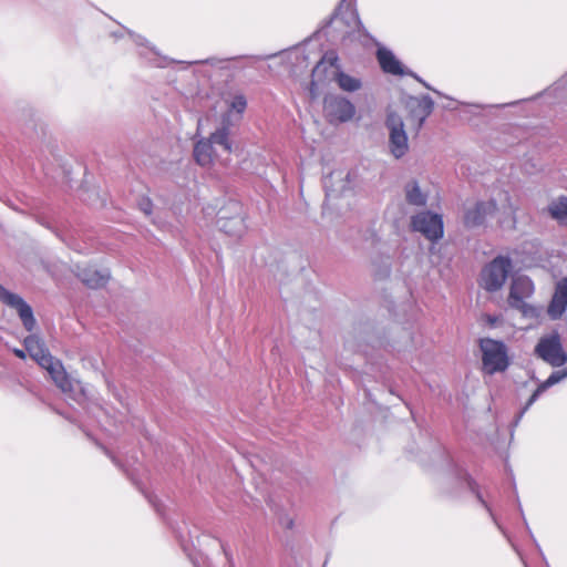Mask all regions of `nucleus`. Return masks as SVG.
I'll list each match as a JSON object with an SVG mask.
<instances>
[{
  "label": "nucleus",
  "mask_w": 567,
  "mask_h": 567,
  "mask_svg": "<svg viewBox=\"0 0 567 567\" xmlns=\"http://www.w3.org/2000/svg\"><path fill=\"white\" fill-rule=\"evenodd\" d=\"M534 291L533 281L526 276H518L511 284L507 302L511 308L519 311L524 318L538 320L543 308L527 302V299L533 296Z\"/></svg>",
  "instance_id": "f257e3e1"
},
{
  "label": "nucleus",
  "mask_w": 567,
  "mask_h": 567,
  "mask_svg": "<svg viewBox=\"0 0 567 567\" xmlns=\"http://www.w3.org/2000/svg\"><path fill=\"white\" fill-rule=\"evenodd\" d=\"M229 135V124H223V126L213 132L209 137L199 140L194 145L193 155L195 162L203 167L210 166L215 159L214 144L221 146L225 152L231 153L233 146Z\"/></svg>",
  "instance_id": "f03ea898"
},
{
  "label": "nucleus",
  "mask_w": 567,
  "mask_h": 567,
  "mask_svg": "<svg viewBox=\"0 0 567 567\" xmlns=\"http://www.w3.org/2000/svg\"><path fill=\"white\" fill-rule=\"evenodd\" d=\"M480 350L482 352V371L485 374L504 372L509 365L507 347L502 341L491 338L480 339Z\"/></svg>",
  "instance_id": "7ed1b4c3"
},
{
  "label": "nucleus",
  "mask_w": 567,
  "mask_h": 567,
  "mask_svg": "<svg viewBox=\"0 0 567 567\" xmlns=\"http://www.w3.org/2000/svg\"><path fill=\"white\" fill-rule=\"evenodd\" d=\"M535 354L551 367H561L567 363V354L564 351L560 334L553 331L543 336L534 350Z\"/></svg>",
  "instance_id": "20e7f679"
},
{
  "label": "nucleus",
  "mask_w": 567,
  "mask_h": 567,
  "mask_svg": "<svg viewBox=\"0 0 567 567\" xmlns=\"http://www.w3.org/2000/svg\"><path fill=\"white\" fill-rule=\"evenodd\" d=\"M511 269V259L508 257L497 256L483 268L480 285L487 291H497L506 281Z\"/></svg>",
  "instance_id": "39448f33"
},
{
  "label": "nucleus",
  "mask_w": 567,
  "mask_h": 567,
  "mask_svg": "<svg viewBox=\"0 0 567 567\" xmlns=\"http://www.w3.org/2000/svg\"><path fill=\"white\" fill-rule=\"evenodd\" d=\"M323 109L330 123L350 121L355 114L354 105L340 95L327 96L323 101Z\"/></svg>",
  "instance_id": "423d86ee"
},
{
  "label": "nucleus",
  "mask_w": 567,
  "mask_h": 567,
  "mask_svg": "<svg viewBox=\"0 0 567 567\" xmlns=\"http://www.w3.org/2000/svg\"><path fill=\"white\" fill-rule=\"evenodd\" d=\"M412 228L429 240L435 241L443 237V220L437 214L422 212L412 218Z\"/></svg>",
  "instance_id": "0eeeda50"
},
{
  "label": "nucleus",
  "mask_w": 567,
  "mask_h": 567,
  "mask_svg": "<svg viewBox=\"0 0 567 567\" xmlns=\"http://www.w3.org/2000/svg\"><path fill=\"white\" fill-rule=\"evenodd\" d=\"M386 126L390 130V150L396 157H402L408 151V137L403 130L404 123L395 113H389Z\"/></svg>",
  "instance_id": "6e6552de"
},
{
  "label": "nucleus",
  "mask_w": 567,
  "mask_h": 567,
  "mask_svg": "<svg viewBox=\"0 0 567 567\" xmlns=\"http://www.w3.org/2000/svg\"><path fill=\"white\" fill-rule=\"evenodd\" d=\"M0 300L14 308L19 317L28 331H31L35 326V319L31 307L18 295L9 292L4 287L0 285Z\"/></svg>",
  "instance_id": "1a4fd4ad"
},
{
  "label": "nucleus",
  "mask_w": 567,
  "mask_h": 567,
  "mask_svg": "<svg viewBox=\"0 0 567 567\" xmlns=\"http://www.w3.org/2000/svg\"><path fill=\"white\" fill-rule=\"evenodd\" d=\"M41 368L48 371L54 384L62 392L70 393L73 391L72 380L60 360L51 357L50 361L48 360L45 363L41 365Z\"/></svg>",
  "instance_id": "9d476101"
},
{
  "label": "nucleus",
  "mask_w": 567,
  "mask_h": 567,
  "mask_svg": "<svg viewBox=\"0 0 567 567\" xmlns=\"http://www.w3.org/2000/svg\"><path fill=\"white\" fill-rule=\"evenodd\" d=\"M75 276L91 289L104 287L110 279L109 271H100L92 266L76 265Z\"/></svg>",
  "instance_id": "9b49d317"
},
{
  "label": "nucleus",
  "mask_w": 567,
  "mask_h": 567,
  "mask_svg": "<svg viewBox=\"0 0 567 567\" xmlns=\"http://www.w3.org/2000/svg\"><path fill=\"white\" fill-rule=\"evenodd\" d=\"M432 112V103L429 101H417L408 107L405 122L415 133L420 131L424 121Z\"/></svg>",
  "instance_id": "f8f14e48"
},
{
  "label": "nucleus",
  "mask_w": 567,
  "mask_h": 567,
  "mask_svg": "<svg viewBox=\"0 0 567 567\" xmlns=\"http://www.w3.org/2000/svg\"><path fill=\"white\" fill-rule=\"evenodd\" d=\"M377 60L381 70L386 74L402 76L406 72L403 64L394 55V53L386 48H379L375 53Z\"/></svg>",
  "instance_id": "ddd939ff"
},
{
  "label": "nucleus",
  "mask_w": 567,
  "mask_h": 567,
  "mask_svg": "<svg viewBox=\"0 0 567 567\" xmlns=\"http://www.w3.org/2000/svg\"><path fill=\"white\" fill-rule=\"evenodd\" d=\"M497 209L494 200L487 203L480 202L473 208L466 210L464 223L467 227L480 226L484 223L487 215L494 214Z\"/></svg>",
  "instance_id": "4468645a"
},
{
  "label": "nucleus",
  "mask_w": 567,
  "mask_h": 567,
  "mask_svg": "<svg viewBox=\"0 0 567 567\" xmlns=\"http://www.w3.org/2000/svg\"><path fill=\"white\" fill-rule=\"evenodd\" d=\"M23 346L29 355L41 367L52 357L44 342L35 334H30L23 340Z\"/></svg>",
  "instance_id": "2eb2a0df"
},
{
  "label": "nucleus",
  "mask_w": 567,
  "mask_h": 567,
  "mask_svg": "<svg viewBox=\"0 0 567 567\" xmlns=\"http://www.w3.org/2000/svg\"><path fill=\"white\" fill-rule=\"evenodd\" d=\"M548 214L559 225L567 226V197L560 196L554 199L547 207Z\"/></svg>",
  "instance_id": "dca6fc26"
},
{
  "label": "nucleus",
  "mask_w": 567,
  "mask_h": 567,
  "mask_svg": "<svg viewBox=\"0 0 567 567\" xmlns=\"http://www.w3.org/2000/svg\"><path fill=\"white\" fill-rule=\"evenodd\" d=\"M567 308V296L555 289L553 298L548 305L547 313L553 319H559Z\"/></svg>",
  "instance_id": "f3484780"
},
{
  "label": "nucleus",
  "mask_w": 567,
  "mask_h": 567,
  "mask_svg": "<svg viewBox=\"0 0 567 567\" xmlns=\"http://www.w3.org/2000/svg\"><path fill=\"white\" fill-rule=\"evenodd\" d=\"M334 82L338 84L339 89L346 92H355L361 89L362 83L361 80L354 78L350 74L344 73L343 71L338 70L333 75Z\"/></svg>",
  "instance_id": "a211bd4d"
},
{
  "label": "nucleus",
  "mask_w": 567,
  "mask_h": 567,
  "mask_svg": "<svg viewBox=\"0 0 567 567\" xmlns=\"http://www.w3.org/2000/svg\"><path fill=\"white\" fill-rule=\"evenodd\" d=\"M567 375L566 372H554L551 373L547 380H545L543 383H540L537 389L533 392L530 398L528 399L524 411L527 410L537 399L538 396L546 391L549 386L558 383L560 380H563Z\"/></svg>",
  "instance_id": "6ab92c4d"
},
{
  "label": "nucleus",
  "mask_w": 567,
  "mask_h": 567,
  "mask_svg": "<svg viewBox=\"0 0 567 567\" xmlns=\"http://www.w3.org/2000/svg\"><path fill=\"white\" fill-rule=\"evenodd\" d=\"M243 216L241 204L236 200H228L218 212V220H231V216Z\"/></svg>",
  "instance_id": "aec40b11"
},
{
  "label": "nucleus",
  "mask_w": 567,
  "mask_h": 567,
  "mask_svg": "<svg viewBox=\"0 0 567 567\" xmlns=\"http://www.w3.org/2000/svg\"><path fill=\"white\" fill-rule=\"evenodd\" d=\"M220 230L228 235H237L241 231L244 227V217L243 216H231V220L217 221Z\"/></svg>",
  "instance_id": "412c9836"
},
{
  "label": "nucleus",
  "mask_w": 567,
  "mask_h": 567,
  "mask_svg": "<svg viewBox=\"0 0 567 567\" xmlns=\"http://www.w3.org/2000/svg\"><path fill=\"white\" fill-rule=\"evenodd\" d=\"M406 200L410 204L417 205V206L425 204V197L421 193L416 183H412L406 186Z\"/></svg>",
  "instance_id": "4be33fe9"
},
{
  "label": "nucleus",
  "mask_w": 567,
  "mask_h": 567,
  "mask_svg": "<svg viewBox=\"0 0 567 567\" xmlns=\"http://www.w3.org/2000/svg\"><path fill=\"white\" fill-rule=\"evenodd\" d=\"M247 107V100L243 94L235 95L229 104V111L243 114Z\"/></svg>",
  "instance_id": "5701e85b"
},
{
  "label": "nucleus",
  "mask_w": 567,
  "mask_h": 567,
  "mask_svg": "<svg viewBox=\"0 0 567 567\" xmlns=\"http://www.w3.org/2000/svg\"><path fill=\"white\" fill-rule=\"evenodd\" d=\"M309 94L311 99H316L318 95V86L317 83L312 80L309 85Z\"/></svg>",
  "instance_id": "b1692460"
},
{
  "label": "nucleus",
  "mask_w": 567,
  "mask_h": 567,
  "mask_svg": "<svg viewBox=\"0 0 567 567\" xmlns=\"http://www.w3.org/2000/svg\"><path fill=\"white\" fill-rule=\"evenodd\" d=\"M556 290L561 291L567 296V277L557 284Z\"/></svg>",
  "instance_id": "393cba45"
},
{
  "label": "nucleus",
  "mask_w": 567,
  "mask_h": 567,
  "mask_svg": "<svg viewBox=\"0 0 567 567\" xmlns=\"http://www.w3.org/2000/svg\"><path fill=\"white\" fill-rule=\"evenodd\" d=\"M326 63V58L321 59L317 65L313 68L312 70V75L315 76L319 71L320 69L322 68V65Z\"/></svg>",
  "instance_id": "a878e982"
},
{
  "label": "nucleus",
  "mask_w": 567,
  "mask_h": 567,
  "mask_svg": "<svg viewBox=\"0 0 567 567\" xmlns=\"http://www.w3.org/2000/svg\"><path fill=\"white\" fill-rule=\"evenodd\" d=\"M12 351H13L14 355L18 357L19 359L24 360L27 358L25 351L22 350V349H17L16 348Z\"/></svg>",
  "instance_id": "bb28decb"
},
{
  "label": "nucleus",
  "mask_w": 567,
  "mask_h": 567,
  "mask_svg": "<svg viewBox=\"0 0 567 567\" xmlns=\"http://www.w3.org/2000/svg\"><path fill=\"white\" fill-rule=\"evenodd\" d=\"M486 318V321L489 323V324H495L496 321H497V318L496 317H492V316H485Z\"/></svg>",
  "instance_id": "cd10ccee"
},
{
  "label": "nucleus",
  "mask_w": 567,
  "mask_h": 567,
  "mask_svg": "<svg viewBox=\"0 0 567 567\" xmlns=\"http://www.w3.org/2000/svg\"><path fill=\"white\" fill-rule=\"evenodd\" d=\"M151 206L152 204L150 202H147L146 206H144L143 210L146 213V214H151Z\"/></svg>",
  "instance_id": "c85d7f7f"
},
{
  "label": "nucleus",
  "mask_w": 567,
  "mask_h": 567,
  "mask_svg": "<svg viewBox=\"0 0 567 567\" xmlns=\"http://www.w3.org/2000/svg\"><path fill=\"white\" fill-rule=\"evenodd\" d=\"M502 195H503L504 199H505L506 202H508V199H509L508 194H507L506 192H504Z\"/></svg>",
  "instance_id": "c756f323"
},
{
  "label": "nucleus",
  "mask_w": 567,
  "mask_h": 567,
  "mask_svg": "<svg viewBox=\"0 0 567 567\" xmlns=\"http://www.w3.org/2000/svg\"><path fill=\"white\" fill-rule=\"evenodd\" d=\"M334 62H337V58H332V59L330 60V63H331V64H333Z\"/></svg>",
  "instance_id": "7c9ffc66"
},
{
  "label": "nucleus",
  "mask_w": 567,
  "mask_h": 567,
  "mask_svg": "<svg viewBox=\"0 0 567 567\" xmlns=\"http://www.w3.org/2000/svg\"><path fill=\"white\" fill-rule=\"evenodd\" d=\"M508 209L511 213H514V208L508 204Z\"/></svg>",
  "instance_id": "2f4dec72"
}]
</instances>
